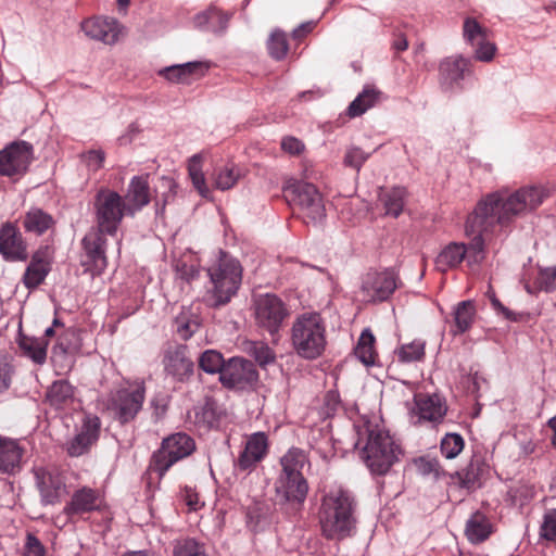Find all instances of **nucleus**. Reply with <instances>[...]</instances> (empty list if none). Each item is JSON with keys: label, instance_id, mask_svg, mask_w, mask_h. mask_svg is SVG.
Segmentation results:
<instances>
[{"label": "nucleus", "instance_id": "27", "mask_svg": "<svg viewBox=\"0 0 556 556\" xmlns=\"http://www.w3.org/2000/svg\"><path fill=\"white\" fill-rule=\"evenodd\" d=\"M0 253L9 261H23L27 258L26 247L12 225H5L0 230Z\"/></svg>", "mask_w": 556, "mask_h": 556}, {"label": "nucleus", "instance_id": "12", "mask_svg": "<svg viewBox=\"0 0 556 556\" xmlns=\"http://www.w3.org/2000/svg\"><path fill=\"white\" fill-rule=\"evenodd\" d=\"M258 374L252 362L241 358H230L220 372L219 381L228 389L245 390L254 387Z\"/></svg>", "mask_w": 556, "mask_h": 556}, {"label": "nucleus", "instance_id": "22", "mask_svg": "<svg viewBox=\"0 0 556 556\" xmlns=\"http://www.w3.org/2000/svg\"><path fill=\"white\" fill-rule=\"evenodd\" d=\"M470 61L460 54L443 59L439 65L440 83L446 90L458 86L468 71Z\"/></svg>", "mask_w": 556, "mask_h": 556}, {"label": "nucleus", "instance_id": "41", "mask_svg": "<svg viewBox=\"0 0 556 556\" xmlns=\"http://www.w3.org/2000/svg\"><path fill=\"white\" fill-rule=\"evenodd\" d=\"M354 354L365 366H371L375 364V337L369 329H365L362 332L354 350Z\"/></svg>", "mask_w": 556, "mask_h": 556}, {"label": "nucleus", "instance_id": "58", "mask_svg": "<svg viewBox=\"0 0 556 556\" xmlns=\"http://www.w3.org/2000/svg\"><path fill=\"white\" fill-rule=\"evenodd\" d=\"M13 366L7 359H0V393L7 391L13 377Z\"/></svg>", "mask_w": 556, "mask_h": 556}, {"label": "nucleus", "instance_id": "62", "mask_svg": "<svg viewBox=\"0 0 556 556\" xmlns=\"http://www.w3.org/2000/svg\"><path fill=\"white\" fill-rule=\"evenodd\" d=\"M151 405L154 408V415L156 416V418H161L167 409V403L164 397H153L151 401Z\"/></svg>", "mask_w": 556, "mask_h": 556}, {"label": "nucleus", "instance_id": "59", "mask_svg": "<svg viewBox=\"0 0 556 556\" xmlns=\"http://www.w3.org/2000/svg\"><path fill=\"white\" fill-rule=\"evenodd\" d=\"M281 149L291 155H298L304 150V144L295 137H285L281 140Z\"/></svg>", "mask_w": 556, "mask_h": 556}, {"label": "nucleus", "instance_id": "2", "mask_svg": "<svg viewBox=\"0 0 556 556\" xmlns=\"http://www.w3.org/2000/svg\"><path fill=\"white\" fill-rule=\"evenodd\" d=\"M208 277L201 301L208 307L218 308L228 304L237 294L242 281L240 263L223 254L217 262L207 267Z\"/></svg>", "mask_w": 556, "mask_h": 556}, {"label": "nucleus", "instance_id": "40", "mask_svg": "<svg viewBox=\"0 0 556 556\" xmlns=\"http://www.w3.org/2000/svg\"><path fill=\"white\" fill-rule=\"evenodd\" d=\"M203 155L201 153L191 156L188 163V172L193 187L202 198H210L211 191L206 185L205 176L202 170Z\"/></svg>", "mask_w": 556, "mask_h": 556}, {"label": "nucleus", "instance_id": "9", "mask_svg": "<svg viewBox=\"0 0 556 556\" xmlns=\"http://www.w3.org/2000/svg\"><path fill=\"white\" fill-rule=\"evenodd\" d=\"M194 450L195 442L189 434L174 433L163 439L161 447L153 454L150 469L162 478L174 464L191 455Z\"/></svg>", "mask_w": 556, "mask_h": 556}, {"label": "nucleus", "instance_id": "25", "mask_svg": "<svg viewBox=\"0 0 556 556\" xmlns=\"http://www.w3.org/2000/svg\"><path fill=\"white\" fill-rule=\"evenodd\" d=\"M25 448L17 440L0 438V471L9 475L20 472Z\"/></svg>", "mask_w": 556, "mask_h": 556}, {"label": "nucleus", "instance_id": "23", "mask_svg": "<svg viewBox=\"0 0 556 556\" xmlns=\"http://www.w3.org/2000/svg\"><path fill=\"white\" fill-rule=\"evenodd\" d=\"M277 496L286 502L303 503L308 484L303 475L278 477L275 483Z\"/></svg>", "mask_w": 556, "mask_h": 556}, {"label": "nucleus", "instance_id": "7", "mask_svg": "<svg viewBox=\"0 0 556 556\" xmlns=\"http://www.w3.org/2000/svg\"><path fill=\"white\" fill-rule=\"evenodd\" d=\"M146 399V386L143 381H127L124 386L111 392L106 408L121 424L134 420L142 409Z\"/></svg>", "mask_w": 556, "mask_h": 556}, {"label": "nucleus", "instance_id": "46", "mask_svg": "<svg viewBox=\"0 0 556 556\" xmlns=\"http://www.w3.org/2000/svg\"><path fill=\"white\" fill-rule=\"evenodd\" d=\"M267 49L273 59L277 61L285 59L289 49L286 34L274 30L267 40Z\"/></svg>", "mask_w": 556, "mask_h": 556}, {"label": "nucleus", "instance_id": "36", "mask_svg": "<svg viewBox=\"0 0 556 556\" xmlns=\"http://www.w3.org/2000/svg\"><path fill=\"white\" fill-rule=\"evenodd\" d=\"M307 462V456L303 450L291 447L280 458L281 472L278 477L303 475L302 469Z\"/></svg>", "mask_w": 556, "mask_h": 556}, {"label": "nucleus", "instance_id": "8", "mask_svg": "<svg viewBox=\"0 0 556 556\" xmlns=\"http://www.w3.org/2000/svg\"><path fill=\"white\" fill-rule=\"evenodd\" d=\"M98 231L115 235L125 215H128L123 197L111 189L101 188L94 197Z\"/></svg>", "mask_w": 556, "mask_h": 556}, {"label": "nucleus", "instance_id": "35", "mask_svg": "<svg viewBox=\"0 0 556 556\" xmlns=\"http://www.w3.org/2000/svg\"><path fill=\"white\" fill-rule=\"evenodd\" d=\"M46 397L56 409L65 408L74 401V388L66 380L54 381L48 389Z\"/></svg>", "mask_w": 556, "mask_h": 556}, {"label": "nucleus", "instance_id": "10", "mask_svg": "<svg viewBox=\"0 0 556 556\" xmlns=\"http://www.w3.org/2000/svg\"><path fill=\"white\" fill-rule=\"evenodd\" d=\"M283 190L291 197V201H293L313 223H318L325 218L326 210L324 201L314 185L296 179H289Z\"/></svg>", "mask_w": 556, "mask_h": 556}, {"label": "nucleus", "instance_id": "6", "mask_svg": "<svg viewBox=\"0 0 556 556\" xmlns=\"http://www.w3.org/2000/svg\"><path fill=\"white\" fill-rule=\"evenodd\" d=\"M490 230H477L467 237H472L468 244L462 242H450L446 244L435 258V267L445 273L456 268L463 261L470 267L480 265L485 258V239L484 233ZM465 233H467L465 231Z\"/></svg>", "mask_w": 556, "mask_h": 556}, {"label": "nucleus", "instance_id": "54", "mask_svg": "<svg viewBox=\"0 0 556 556\" xmlns=\"http://www.w3.org/2000/svg\"><path fill=\"white\" fill-rule=\"evenodd\" d=\"M536 281L540 289L546 292L556 290V267L541 269Z\"/></svg>", "mask_w": 556, "mask_h": 556}, {"label": "nucleus", "instance_id": "37", "mask_svg": "<svg viewBox=\"0 0 556 556\" xmlns=\"http://www.w3.org/2000/svg\"><path fill=\"white\" fill-rule=\"evenodd\" d=\"M406 190L402 187H395L383 190L380 193V202L383 205L386 215L397 217L405 205Z\"/></svg>", "mask_w": 556, "mask_h": 556}, {"label": "nucleus", "instance_id": "15", "mask_svg": "<svg viewBox=\"0 0 556 556\" xmlns=\"http://www.w3.org/2000/svg\"><path fill=\"white\" fill-rule=\"evenodd\" d=\"M103 235L104 232L92 229L83 239L84 253L81 266L91 276L100 275L106 268L105 239Z\"/></svg>", "mask_w": 556, "mask_h": 556}, {"label": "nucleus", "instance_id": "28", "mask_svg": "<svg viewBox=\"0 0 556 556\" xmlns=\"http://www.w3.org/2000/svg\"><path fill=\"white\" fill-rule=\"evenodd\" d=\"M165 370L180 380L193 372V362L187 356L185 346H177L166 353Z\"/></svg>", "mask_w": 556, "mask_h": 556}, {"label": "nucleus", "instance_id": "29", "mask_svg": "<svg viewBox=\"0 0 556 556\" xmlns=\"http://www.w3.org/2000/svg\"><path fill=\"white\" fill-rule=\"evenodd\" d=\"M229 22V15L220 12L215 7L198 13L193 18L194 27L200 30L223 34Z\"/></svg>", "mask_w": 556, "mask_h": 556}, {"label": "nucleus", "instance_id": "13", "mask_svg": "<svg viewBox=\"0 0 556 556\" xmlns=\"http://www.w3.org/2000/svg\"><path fill=\"white\" fill-rule=\"evenodd\" d=\"M34 475L43 505L59 504L67 494L65 479L56 468L37 467L34 468Z\"/></svg>", "mask_w": 556, "mask_h": 556}, {"label": "nucleus", "instance_id": "3", "mask_svg": "<svg viewBox=\"0 0 556 556\" xmlns=\"http://www.w3.org/2000/svg\"><path fill=\"white\" fill-rule=\"evenodd\" d=\"M354 498L341 488H332L323 498L320 526L323 534L329 540H342L355 529Z\"/></svg>", "mask_w": 556, "mask_h": 556}, {"label": "nucleus", "instance_id": "32", "mask_svg": "<svg viewBox=\"0 0 556 556\" xmlns=\"http://www.w3.org/2000/svg\"><path fill=\"white\" fill-rule=\"evenodd\" d=\"M226 416L225 409L214 400L207 399L203 405L195 409V424L205 429L218 427Z\"/></svg>", "mask_w": 556, "mask_h": 556}, {"label": "nucleus", "instance_id": "14", "mask_svg": "<svg viewBox=\"0 0 556 556\" xmlns=\"http://www.w3.org/2000/svg\"><path fill=\"white\" fill-rule=\"evenodd\" d=\"M397 288V276L393 270L369 271L362 281L361 292L365 302H382Z\"/></svg>", "mask_w": 556, "mask_h": 556}, {"label": "nucleus", "instance_id": "17", "mask_svg": "<svg viewBox=\"0 0 556 556\" xmlns=\"http://www.w3.org/2000/svg\"><path fill=\"white\" fill-rule=\"evenodd\" d=\"M33 160V147L25 142H14L0 152V175L13 176L26 172Z\"/></svg>", "mask_w": 556, "mask_h": 556}, {"label": "nucleus", "instance_id": "48", "mask_svg": "<svg viewBox=\"0 0 556 556\" xmlns=\"http://www.w3.org/2000/svg\"><path fill=\"white\" fill-rule=\"evenodd\" d=\"M426 343L422 340H414L410 343L403 344L397 350V357L403 363L420 361L425 355Z\"/></svg>", "mask_w": 556, "mask_h": 556}, {"label": "nucleus", "instance_id": "24", "mask_svg": "<svg viewBox=\"0 0 556 556\" xmlns=\"http://www.w3.org/2000/svg\"><path fill=\"white\" fill-rule=\"evenodd\" d=\"M124 202L128 211V215L134 216L142 210L151 200L148 177L134 176L125 194Z\"/></svg>", "mask_w": 556, "mask_h": 556}, {"label": "nucleus", "instance_id": "50", "mask_svg": "<svg viewBox=\"0 0 556 556\" xmlns=\"http://www.w3.org/2000/svg\"><path fill=\"white\" fill-rule=\"evenodd\" d=\"M48 274V269L42 262H31L24 275V282L28 288H35L40 285Z\"/></svg>", "mask_w": 556, "mask_h": 556}, {"label": "nucleus", "instance_id": "33", "mask_svg": "<svg viewBox=\"0 0 556 556\" xmlns=\"http://www.w3.org/2000/svg\"><path fill=\"white\" fill-rule=\"evenodd\" d=\"M477 315L476 304L471 300L457 303L453 309L454 327L452 333L454 336L468 331Z\"/></svg>", "mask_w": 556, "mask_h": 556}, {"label": "nucleus", "instance_id": "45", "mask_svg": "<svg viewBox=\"0 0 556 556\" xmlns=\"http://www.w3.org/2000/svg\"><path fill=\"white\" fill-rule=\"evenodd\" d=\"M199 326L198 320L187 311H182L174 320L175 330L182 340H188Z\"/></svg>", "mask_w": 556, "mask_h": 556}, {"label": "nucleus", "instance_id": "5", "mask_svg": "<svg viewBox=\"0 0 556 556\" xmlns=\"http://www.w3.org/2000/svg\"><path fill=\"white\" fill-rule=\"evenodd\" d=\"M402 454L400 445L390 433L379 427H367V441L362 457L372 473L384 475Z\"/></svg>", "mask_w": 556, "mask_h": 556}, {"label": "nucleus", "instance_id": "21", "mask_svg": "<svg viewBox=\"0 0 556 556\" xmlns=\"http://www.w3.org/2000/svg\"><path fill=\"white\" fill-rule=\"evenodd\" d=\"M99 432V418L96 416L86 417L80 431L67 443V453L74 457L85 454L98 440Z\"/></svg>", "mask_w": 556, "mask_h": 556}, {"label": "nucleus", "instance_id": "57", "mask_svg": "<svg viewBox=\"0 0 556 556\" xmlns=\"http://www.w3.org/2000/svg\"><path fill=\"white\" fill-rule=\"evenodd\" d=\"M87 166L92 170H98L103 166L105 153L102 150H89L83 154Z\"/></svg>", "mask_w": 556, "mask_h": 556}, {"label": "nucleus", "instance_id": "51", "mask_svg": "<svg viewBox=\"0 0 556 556\" xmlns=\"http://www.w3.org/2000/svg\"><path fill=\"white\" fill-rule=\"evenodd\" d=\"M174 556H206L204 548L192 539L178 541L173 551Z\"/></svg>", "mask_w": 556, "mask_h": 556}, {"label": "nucleus", "instance_id": "38", "mask_svg": "<svg viewBox=\"0 0 556 556\" xmlns=\"http://www.w3.org/2000/svg\"><path fill=\"white\" fill-rule=\"evenodd\" d=\"M53 224V217L38 207L30 208L24 218L25 229L37 235L46 232Z\"/></svg>", "mask_w": 556, "mask_h": 556}, {"label": "nucleus", "instance_id": "44", "mask_svg": "<svg viewBox=\"0 0 556 556\" xmlns=\"http://www.w3.org/2000/svg\"><path fill=\"white\" fill-rule=\"evenodd\" d=\"M488 37V29L483 27L475 17H466L463 24V38L469 46L475 47L476 43Z\"/></svg>", "mask_w": 556, "mask_h": 556}, {"label": "nucleus", "instance_id": "1", "mask_svg": "<svg viewBox=\"0 0 556 556\" xmlns=\"http://www.w3.org/2000/svg\"><path fill=\"white\" fill-rule=\"evenodd\" d=\"M548 197L542 186L523 187L515 192L495 191L483 197L466 220V232L508 227L517 217L536 210Z\"/></svg>", "mask_w": 556, "mask_h": 556}, {"label": "nucleus", "instance_id": "56", "mask_svg": "<svg viewBox=\"0 0 556 556\" xmlns=\"http://www.w3.org/2000/svg\"><path fill=\"white\" fill-rule=\"evenodd\" d=\"M24 556H45V547L31 533H27L24 546Z\"/></svg>", "mask_w": 556, "mask_h": 556}, {"label": "nucleus", "instance_id": "63", "mask_svg": "<svg viewBox=\"0 0 556 556\" xmlns=\"http://www.w3.org/2000/svg\"><path fill=\"white\" fill-rule=\"evenodd\" d=\"M315 26V23L314 22H307V23H303L301 24L299 27H296L293 31H292V35L295 39H299L301 38L302 36L308 34L309 31H312V29L314 28Z\"/></svg>", "mask_w": 556, "mask_h": 556}, {"label": "nucleus", "instance_id": "16", "mask_svg": "<svg viewBox=\"0 0 556 556\" xmlns=\"http://www.w3.org/2000/svg\"><path fill=\"white\" fill-rule=\"evenodd\" d=\"M446 414L444 401L437 394H417L414 397V406L409 409L410 422L421 425L424 422H441Z\"/></svg>", "mask_w": 556, "mask_h": 556}, {"label": "nucleus", "instance_id": "52", "mask_svg": "<svg viewBox=\"0 0 556 556\" xmlns=\"http://www.w3.org/2000/svg\"><path fill=\"white\" fill-rule=\"evenodd\" d=\"M473 48V56L480 62H491L496 53V46L491 42L488 37L478 43Z\"/></svg>", "mask_w": 556, "mask_h": 556}, {"label": "nucleus", "instance_id": "34", "mask_svg": "<svg viewBox=\"0 0 556 556\" xmlns=\"http://www.w3.org/2000/svg\"><path fill=\"white\" fill-rule=\"evenodd\" d=\"M382 93L374 86H365L363 91L348 108L350 117H356L375 106L381 100Z\"/></svg>", "mask_w": 556, "mask_h": 556}, {"label": "nucleus", "instance_id": "64", "mask_svg": "<svg viewBox=\"0 0 556 556\" xmlns=\"http://www.w3.org/2000/svg\"><path fill=\"white\" fill-rule=\"evenodd\" d=\"M490 301H491L494 309H496L497 312H501L507 318H510V312L505 306L502 305V303L498 301V299L495 296V294L493 292L490 294Z\"/></svg>", "mask_w": 556, "mask_h": 556}, {"label": "nucleus", "instance_id": "11", "mask_svg": "<svg viewBox=\"0 0 556 556\" xmlns=\"http://www.w3.org/2000/svg\"><path fill=\"white\" fill-rule=\"evenodd\" d=\"M288 314L286 304L275 294H260L254 299L255 321L270 334L279 331Z\"/></svg>", "mask_w": 556, "mask_h": 556}, {"label": "nucleus", "instance_id": "42", "mask_svg": "<svg viewBox=\"0 0 556 556\" xmlns=\"http://www.w3.org/2000/svg\"><path fill=\"white\" fill-rule=\"evenodd\" d=\"M245 351L262 367L273 364L276 361V354L273 349L261 341L247 342Z\"/></svg>", "mask_w": 556, "mask_h": 556}, {"label": "nucleus", "instance_id": "43", "mask_svg": "<svg viewBox=\"0 0 556 556\" xmlns=\"http://www.w3.org/2000/svg\"><path fill=\"white\" fill-rule=\"evenodd\" d=\"M226 362L222 353L216 350H206L199 357V367L206 374H219L224 370Z\"/></svg>", "mask_w": 556, "mask_h": 556}, {"label": "nucleus", "instance_id": "60", "mask_svg": "<svg viewBox=\"0 0 556 556\" xmlns=\"http://www.w3.org/2000/svg\"><path fill=\"white\" fill-rule=\"evenodd\" d=\"M182 498L186 502L187 506L192 510H197L201 507L198 493H195L191 488L187 486L184 489Z\"/></svg>", "mask_w": 556, "mask_h": 556}, {"label": "nucleus", "instance_id": "55", "mask_svg": "<svg viewBox=\"0 0 556 556\" xmlns=\"http://www.w3.org/2000/svg\"><path fill=\"white\" fill-rule=\"evenodd\" d=\"M541 535L548 541H556V509L545 513L541 526Z\"/></svg>", "mask_w": 556, "mask_h": 556}, {"label": "nucleus", "instance_id": "19", "mask_svg": "<svg viewBox=\"0 0 556 556\" xmlns=\"http://www.w3.org/2000/svg\"><path fill=\"white\" fill-rule=\"evenodd\" d=\"M268 437L265 432H254L247 438L244 447L239 454L236 466L242 471L253 470L268 453Z\"/></svg>", "mask_w": 556, "mask_h": 556}, {"label": "nucleus", "instance_id": "4", "mask_svg": "<svg viewBox=\"0 0 556 556\" xmlns=\"http://www.w3.org/2000/svg\"><path fill=\"white\" fill-rule=\"evenodd\" d=\"M290 341L298 356L316 359L326 350V324L320 314L305 312L298 315L290 329Z\"/></svg>", "mask_w": 556, "mask_h": 556}, {"label": "nucleus", "instance_id": "26", "mask_svg": "<svg viewBox=\"0 0 556 556\" xmlns=\"http://www.w3.org/2000/svg\"><path fill=\"white\" fill-rule=\"evenodd\" d=\"M206 66L202 62L174 64L159 70L157 74L174 84H190L204 75Z\"/></svg>", "mask_w": 556, "mask_h": 556}, {"label": "nucleus", "instance_id": "30", "mask_svg": "<svg viewBox=\"0 0 556 556\" xmlns=\"http://www.w3.org/2000/svg\"><path fill=\"white\" fill-rule=\"evenodd\" d=\"M493 531L489 518L481 511H475L467 520L465 535L472 544H479L489 539Z\"/></svg>", "mask_w": 556, "mask_h": 556}, {"label": "nucleus", "instance_id": "61", "mask_svg": "<svg viewBox=\"0 0 556 556\" xmlns=\"http://www.w3.org/2000/svg\"><path fill=\"white\" fill-rule=\"evenodd\" d=\"M177 273L180 278L187 281L194 279L199 275L198 269L193 265H188L186 263L177 266Z\"/></svg>", "mask_w": 556, "mask_h": 556}, {"label": "nucleus", "instance_id": "20", "mask_svg": "<svg viewBox=\"0 0 556 556\" xmlns=\"http://www.w3.org/2000/svg\"><path fill=\"white\" fill-rule=\"evenodd\" d=\"M103 498L99 491L89 486H81L73 492L70 501L63 508V514L73 518L94 510H99L102 506Z\"/></svg>", "mask_w": 556, "mask_h": 556}, {"label": "nucleus", "instance_id": "53", "mask_svg": "<svg viewBox=\"0 0 556 556\" xmlns=\"http://www.w3.org/2000/svg\"><path fill=\"white\" fill-rule=\"evenodd\" d=\"M369 155V153L364 152L362 149L352 147L348 149L345 153L344 164L355 168L358 172L362 165L368 160Z\"/></svg>", "mask_w": 556, "mask_h": 556}, {"label": "nucleus", "instance_id": "49", "mask_svg": "<svg viewBox=\"0 0 556 556\" xmlns=\"http://www.w3.org/2000/svg\"><path fill=\"white\" fill-rule=\"evenodd\" d=\"M464 448V439L458 433H447L441 440V453L447 458H455Z\"/></svg>", "mask_w": 556, "mask_h": 556}, {"label": "nucleus", "instance_id": "47", "mask_svg": "<svg viewBox=\"0 0 556 556\" xmlns=\"http://www.w3.org/2000/svg\"><path fill=\"white\" fill-rule=\"evenodd\" d=\"M79 349L76 334L73 330H66L59 337L56 344L52 350V357H63L66 354L75 353Z\"/></svg>", "mask_w": 556, "mask_h": 556}, {"label": "nucleus", "instance_id": "31", "mask_svg": "<svg viewBox=\"0 0 556 556\" xmlns=\"http://www.w3.org/2000/svg\"><path fill=\"white\" fill-rule=\"evenodd\" d=\"M17 344L22 354L35 364L42 365L47 359L48 340L20 333Z\"/></svg>", "mask_w": 556, "mask_h": 556}, {"label": "nucleus", "instance_id": "39", "mask_svg": "<svg viewBox=\"0 0 556 556\" xmlns=\"http://www.w3.org/2000/svg\"><path fill=\"white\" fill-rule=\"evenodd\" d=\"M242 172L235 164H226L215 168L212 179L216 189L225 191L231 189L241 178Z\"/></svg>", "mask_w": 556, "mask_h": 556}, {"label": "nucleus", "instance_id": "18", "mask_svg": "<svg viewBox=\"0 0 556 556\" xmlns=\"http://www.w3.org/2000/svg\"><path fill=\"white\" fill-rule=\"evenodd\" d=\"M80 28L88 38L105 45L116 43L123 35V27L114 17H89L81 22Z\"/></svg>", "mask_w": 556, "mask_h": 556}]
</instances>
